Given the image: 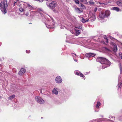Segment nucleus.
Here are the masks:
<instances>
[{"label": "nucleus", "instance_id": "nucleus-18", "mask_svg": "<svg viewBox=\"0 0 122 122\" xmlns=\"http://www.w3.org/2000/svg\"><path fill=\"white\" fill-rule=\"evenodd\" d=\"M111 10H114L117 12L121 11V10L120 9L118 8L117 7H114L112 8L111 9Z\"/></svg>", "mask_w": 122, "mask_h": 122}, {"label": "nucleus", "instance_id": "nucleus-7", "mask_svg": "<svg viewBox=\"0 0 122 122\" xmlns=\"http://www.w3.org/2000/svg\"><path fill=\"white\" fill-rule=\"evenodd\" d=\"M97 10V8H95L94 10V11L92 13V16L90 18L92 21H93L95 20V12H96Z\"/></svg>", "mask_w": 122, "mask_h": 122}, {"label": "nucleus", "instance_id": "nucleus-43", "mask_svg": "<svg viewBox=\"0 0 122 122\" xmlns=\"http://www.w3.org/2000/svg\"><path fill=\"white\" fill-rule=\"evenodd\" d=\"M83 6H84V5L83 4H81V7H83Z\"/></svg>", "mask_w": 122, "mask_h": 122}, {"label": "nucleus", "instance_id": "nucleus-34", "mask_svg": "<svg viewBox=\"0 0 122 122\" xmlns=\"http://www.w3.org/2000/svg\"><path fill=\"white\" fill-rule=\"evenodd\" d=\"M75 2L76 4H79V1L78 0H75Z\"/></svg>", "mask_w": 122, "mask_h": 122}, {"label": "nucleus", "instance_id": "nucleus-11", "mask_svg": "<svg viewBox=\"0 0 122 122\" xmlns=\"http://www.w3.org/2000/svg\"><path fill=\"white\" fill-rule=\"evenodd\" d=\"M95 55V54H94L91 53H86L85 54V56L86 57L89 58L94 57Z\"/></svg>", "mask_w": 122, "mask_h": 122}, {"label": "nucleus", "instance_id": "nucleus-27", "mask_svg": "<svg viewBox=\"0 0 122 122\" xmlns=\"http://www.w3.org/2000/svg\"><path fill=\"white\" fill-rule=\"evenodd\" d=\"M80 72L78 71H74V73L76 75H77L79 76V74L80 73Z\"/></svg>", "mask_w": 122, "mask_h": 122}, {"label": "nucleus", "instance_id": "nucleus-37", "mask_svg": "<svg viewBox=\"0 0 122 122\" xmlns=\"http://www.w3.org/2000/svg\"><path fill=\"white\" fill-rule=\"evenodd\" d=\"M77 59V58H76L73 59L74 61L76 62H77L78 61V60Z\"/></svg>", "mask_w": 122, "mask_h": 122}, {"label": "nucleus", "instance_id": "nucleus-15", "mask_svg": "<svg viewBox=\"0 0 122 122\" xmlns=\"http://www.w3.org/2000/svg\"><path fill=\"white\" fill-rule=\"evenodd\" d=\"M59 89L57 88H54L52 90V93L56 95H57L58 94Z\"/></svg>", "mask_w": 122, "mask_h": 122}, {"label": "nucleus", "instance_id": "nucleus-1", "mask_svg": "<svg viewBox=\"0 0 122 122\" xmlns=\"http://www.w3.org/2000/svg\"><path fill=\"white\" fill-rule=\"evenodd\" d=\"M96 61L100 62L102 64V69H104L110 65V62L104 58L98 57L97 58Z\"/></svg>", "mask_w": 122, "mask_h": 122}, {"label": "nucleus", "instance_id": "nucleus-31", "mask_svg": "<svg viewBox=\"0 0 122 122\" xmlns=\"http://www.w3.org/2000/svg\"><path fill=\"white\" fill-rule=\"evenodd\" d=\"M75 31V29L72 30H70V32L71 33L74 34Z\"/></svg>", "mask_w": 122, "mask_h": 122}, {"label": "nucleus", "instance_id": "nucleus-17", "mask_svg": "<svg viewBox=\"0 0 122 122\" xmlns=\"http://www.w3.org/2000/svg\"><path fill=\"white\" fill-rule=\"evenodd\" d=\"M25 69L24 68H22L21 69L20 71L19 72V74L20 75H22L25 73Z\"/></svg>", "mask_w": 122, "mask_h": 122}, {"label": "nucleus", "instance_id": "nucleus-25", "mask_svg": "<svg viewBox=\"0 0 122 122\" xmlns=\"http://www.w3.org/2000/svg\"><path fill=\"white\" fill-rule=\"evenodd\" d=\"M100 118L97 119H93L91 120L92 122H97L101 120Z\"/></svg>", "mask_w": 122, "mask_h": 122}, {"label": "nucleus", "instance_id": "nucleus-49", "mask_svg": "<svg viewBox=\"0 0 122 122\" xmlns=\"http://www.w3.org/2000/svg\"><path fill=\"white\" fill-rule=\"evenodd\" d=\"M121 36V37H122V36Z\"/></svg>", "mask_w": 122, "mask_h": 122}, {"label": "nucleus", "instance_id": "nucleus-42", "mask_svg": "<svg viewBox=\"0 0 122 122\" xmlns=\"http://www.w3.org/2000/svg\"><path fill=\"white\" fill-rule=\"evenodd\" d=\"M120 54H119V56H120ZM120 57L121 59H122V54L121 53V56Z\"/></svg>", "mask_w": 122, "mask_h": 122}, {"label": "nucleus", "instance_id": "nucleus-19", "mask_svg": "<svg viewBox=\"0 0 122 122\" xmlns=\"http://www.w3.org/2000/svg\"><path fill=\"white\" fill-rule=\"evenodd\" d=\"M88 20L89 19H88L85 20L83 18L81 17V18L80 21L82 23H85L86 22H88Z\"/></svg>", "mask_w": 122, "mask_h": 122}, {"label": "nucleus", "instance_id": "nucleus-41", "mask_svg": "<svg viewBox=\"0 0 122 122\" xmlns=\"http://www.w3.org/2000/svg\"><path fill=\"white\" fill-rule=\"evenodd\" d=\"M26 53H30V50H28V51L26 50Z\"/></svg>", "mask_w": 122, "mask_h": 122}, {"label": "nucleus", "instance_id": "nucleus-10", "mask_svg": "<svg viewBox=\"0 0 122 122\" xmlns=\"http://www.w3.org/2000/svg\"><path fill=\"white\" fill-rule=\"evenodd\" d=\"M111 45L113 47V51L115 52H117V45L115 43H111Z\"/></svg>", "mask_w": 122, "mask_h": 122}, {"label": "nucleus", "instance_id": "nucleus-21", "mask_svg": "<svg viewBox=\"0 0 122 122\" xmlns=\"http://www.w3.org/2000/svg\"><path fill=\"white\" fill-rule=\"evenodd\" d=\"M80 33V30H79L75 29L74 34L76 36L79 35Z\"/></svg>", "mask_w": 122, "mask_h": 122}, {"label": "nucleus", "instance_id": "nucleus-45", "mask_svg": "<svg viewBox=\"0 0 122 122\" xmlns=\"http://www.w3.org/2000/svg\"><path fill=\"white\" fill-rule=\"evenodd\" d=\"M110 38L112 39V38H113L112 37H110Z\"/></svg>", "mask_w": 122, "mask_h": 122}, {"label": "nucleus", "instance_id": "nucleus-9", "mask_svg": "<svg viewBox=\"0 0 122 122\" xmlns=\"http://www.w3.org/2000/svg\"><path fill=\"white\" fill-rule=\"evenodd\" d=\"M56 82L57 83H60L62 81V80L61 77L59 76L56 77L55 79Z\"/></svg>", "mask_w": 122, "mask_h": 122}, {"label": "nucleus", "instance_id": "nucleus-5", "mask_svg": "<svg viewBox=\"0 0 122 122\" xmlns=\"http://www.w3.org/2000/svg\"><path fill=\"white\" fill-rule=\"evenodd\" d=\"M57 5V2L55 1H53L51 2L49 4L46 3L47 6L50 9L52 10H53V11L55 12H57L55 9H53L55 8L56 6Z\"/></svg>", "mask_w": 122, "mask_h": 122}, {"label": "nucleus", "instance_id": "nucleus-32", "mask_svg": "<svg viewBox=\"0 0 122 122\" xmlns=\"http://www.w3.org/2000/svg\"><path fill=\"white\" fill-rule=\"evenodd\" d=\"M79 76H80L81 77H82L83 78H84L85 77V76L81 72H80Z\"/></svg>", "mask_w": 122, "mask_h": 122}, {"label": "nucleus", "instance_id": "nucleus-3", "mask_svg": "<svg viewBox=\"0 0 122 122\" xmlns=\"http://www.w3.org/2000/svg\"><path fill=\"white\" fill-rule=\"evenodd\" d=\"M0 8L3 13L5 14L7 12L6 8L7 7L6 0H0Z\"/></svg>", "mask_w": 122, "mask_h": 122}, {"label": "nucleus", "instance_id": "nucleus-8", "mask_svg": "<svg viewBox=\"0 0 122 122\" xmlns=\"http://www.w3.org/2000/svg\"><path fill=\"white\" fill-rule=\"evenodd\" d=\"M23 5L25 6V7L27 9H29V11L30 12L31 10H34V8H33L31 6L27 3H24L23 4Z\"/></svg>", "mask_w": 122, "mask_h": 122}, {"label": "nucleus", "instance_id": "nucleus-20", "mask_svg": "<svg viewBox=\"0 0 122 122\" xmlns=\"http://www.w3.org/2000/svg\"><path fill=\"white\" fill-rule=\"evenodd\" d=\"M119 66L120 68L121 74L120 76H119L120 77L121 76H122V65H121V63H120L119 64Z\"/></svg>", "mask_w": 122, "mask_h": 122}, {"label": "nucleus", "instance_id": "nucleus-4", "mask_svg": "<svg viewBox=\"0 0 122 122\" xmlns=\"http://www.w3.org/2000/svg\"><path fill=\"white\" fill-rule=\"evenodd\" d=\"M110 14L109 11L107 10L105 12L102 11L99 14V17L101 19H103L105 17H107Z\"/></svg>", "mask_w": 122, "mask_h": 122}, {"label": "nucleus", "instance_id": "nucleus-22", "mask_svg": "<svg viewBox=\"0 0 122 122\" xmlns=\"http://www.w3.org/2000/svg\"><path fill=\"white\" fill-rule=\"evenodd\" d=\"M117 3L118 6H122V2L121 1H119L117 2Z\"/></svg>", "mask_w": 122, "mask_h": 122}, {"label": "nucleus", "instance_id": "nucleus-29", "mask_svg": "<svg viewBox=\"0 0 122 122\" xmlns=\"http://www.w3.org/2000/svg\"><path fill=\"white\" fill-rule=\"evenodd\" d=\"M75 28H78L80 29H81L82 28V25H81L78 26H75Z\"/></svg>", "mask_w": 122, "mask_h": 122}, {"label": "nucleus", "instance_id": "nucleus-6", "mask_svg": "<svg viewBox=\"0 0 122 122\" xmlns=\"http://www.w3.org/2000/svg\"><path fill=\"white\" fill-rule=\"evenodd\" d=\"M35 98L36 101L38 103L42 104L45 102L40 97L36 96L35 97Z\"/></svg>", "mask_w": 122, "mask_h": 122}, {"label": "nucleus", "instance_id": "nucleus-33", "mask_svg": "<svg viewBox=\"0 0 122 122\" xmlns=\"http://www.w3.org/2000/svg\"><path fill=\"white\" fill-rule=\"evenodd\" d=\"M25 12L26 10H25V11H24L25 12V14L26 16H27L29 15L28 11H27L26 12Z\"/></svg>", "mask_w": 122, "mask_h": 122}, {"label": "nucleus", "instance_id": "nucleus-44", "mask_svg": "<svg viewBox=\"0 0 122 122\" xmlns=\"http://www.w3.org/2000/svg\"><path fill=\"white\" fill-rule=\"evenodd\" d=\"M105 49L107 50L108 51H109V50L108 49V48H105Z\"/></svg>", "mask_w": 122, "mask_h": 122}, {"label": "nucleus", "instance_id": "nucleus-30", "mask_svg": "<svg viewBox=\"0 0 122 122\" xmlns=\"http://www.w3.org/2000/svg\"><path fill=\"white\" fill-rule=\"evenodd\" d=\"M84 55L83 54H81L80 56V57L81 59H83L84 58V57L83 56Z\"/></svg>", "mask_w": 122, "mask_h": 122}, {"label": "nucleus", "instance_id": "nucleus-16", "mask_svg": "<svg viewBox=\"0 0 122 122\" xmlns=\"http://www.w3.org/2000/svg\"><path fill=\"white\" fill-rule=\"evenodd\" d=\"M104 40H102L101 41L102 42L106 44H107L108 43V40L106 36H104Z\"/></svg>", "mask_w": 122, "mask_h": 122}, {"label": "nucleus", "instance_id": "nucleus-50", "mask_svg": "<svg viewBox=\"0 0 122 122\" xmlns=\"http://www.w3.org/2000/svg\"><path fill=\"white\" fill-rule=\"evenodd\" d=\"M121 45L122 46V43H121Z\"/></svg>", "mask_w": 122, "mask_h": 122}, {"label": "nucleus", "instance_id": "nucleus-13", "mask_svg": "<svg viewBox=\"0 0 122 122\" xmlns=\"http://www.w3.org/2000/svg\"><path fill=\"white\" fill-rule=\"evenodd\" d=\"M14 4V5L16 6V7H19L20 6L21 4L19 2L15 0V1H14L12 2Z\"/></svg>", "mask_w": 122, "mask_h": 122}, {"label": "nucleus", "instance_id": "nucleus-47", "mask_svg": "<svg viewBox=\"0 0 122 122\" xmlns=\"http://www.w3.org/2000/svg\"><path fill=\"white\" fill-rule=\"evenodd\" d=\"M1 98V96H0V99Z\"/></svg>", "mask_w": 122, "mask_h": 122}, {"label": "nucleus", "instance_id": "nucleus-12", "mask_svg": "<svg viewBox=\"0 0 122 122\" xmlns=\"http://www.w3.org/2000/svg\"><path fill=\"white\" fill-rule=\"evenodd\" d=\"M122 76H121L120 77V76H119L118 77V87L119 89V88L120 87H121L122 86V82H120L119 81H121V77H122Z\"/></svg>", "mask_w": 122, "mask_h": 122}, {"label": "nucleus", "instance_id": "nucleus-51", "mask_svg": "<svg viewBox=\"0 0 122 122\" xmlns=\"http://www.w3.org/2000/svg\"><path fill=\"white\" fill-rule=\"evenodd\" d=\"M112 117H113V116H112V118H113Z\"/></svg>", "mask_w": 122, "mask_h": 122}, {"label": "nucleus", "instance_id": "nucleus-39", "mask_svg": "<svg viewBox=\"0 0 122 122\" xmlns=\"http://www.w3.org/2000/svg\"><path fill=\"white\" fill-rule=\"evenodd\" d=\"M119 119L121 121H122V116L120 117L119 118Z\"/></svg>", "mask_w": 122, "mask_h": 122}, {"label": "nucleus", "instance_id": "nucleus-46", "mask_svg": "<svg viewBox=\"0 0 122 122\" xmlns=\"http://www.w3.org/2000/svg\"><path fill=\"white\" fill-rule=\"evenodd\" d=\"M88 72H86V74H88Z\"/></svg>", "mask_w": 122, "mask_h": 122}, {"label": "nucleus", "instance_id": "nucleus-14", "mask_svg": "<svg viewBox=\"0 0 122 122\" xmlns=\"http://www.w3.org/2000/svg\"><path fill=\"white\" fill-rule=\"evenodd\" d=\"M54 24L52 21V24H46V25L47 27L48 28L52 29L54 27Z\"/></svg>", "mask_w": 122, "mask_h": 122}, {"label": "nucleus", "instance_id": "nucleus-26", "mask_svg": "<svg viewBox=\"0 0 122 122\" xmlns=\"http://www.w3.org/2000/svg\"><path fill=\"white\" fill-rule=\"evenodd\" d=\"M73 57V59L76 58H77L78 57L75 54L72 53H71Z\"/></svg>", "mask_w": 122, "mask_h": 122}, {"label": "nucleus", "instance_id": "nucleus-52", "mask_svg": "<svg viewBox=\"0 0 122 122\" xmlns=\"http://www.w3.org/2000/svg\"><path fill=\"white\" fill-rule=\"evenodd\" d=\"M41 118H42V117H41Z\"/></svg>", "mask_w": 122, "mask_h": 122}, {"label": "nucleus", "instance_id": "nucleus-28", "mask_svg": "<svg viewBox=\"0 0 122 122\" xmlns=\"http://www.w3.org/2000/svg\"><path fill=\"white\" fill-rule=\"evenodd\" d=\"M19 10L21 12L24 11L25 10L23 8L21 7L19 8Z\"/></svg>", "mask_w": 122, "mask_h": 122}, {"label": "nucleus", "instance_id": "nucleus-40", "mask_svg": "<svg viewBox=\"0 0 122 122\" xmlns=\"http://www.w3.org/2000/svg\"><path fill=\"white\" fill-rule=\"evenodd\" d=\"M65 27L64 26H62L61 27V29H64V28H65Z\"/></svg>", "mask_w": 122, "mask_h": 122}, {"label": "nucleus", "instance_id": "nucleus-24", "mask_svg": "<svg viewBox=\"0 0 122 122\" xmlns=\"http://www.w3.org/2000/svg\"><path fill=\"white\" fill-rule=\"evenodd\" d=\"M101 103L99 102H98L96 106V107L97 108H98L100 106Z\"/></svg>", "mask_w": 122, "mask_h": 122}, {"label": "nucleus", "instance_id": "nucleus-35", "mask_svg": "<svg viewBox=\"0 0 122 122\" xmlns=\"http://www.w3.org/2000/svg\"><path fill=\"white\" fill-rule=\"evenodd\" d=\"M81 1L84 3H86L87 2L86 0H81Z\"/></svg>", "mask_w": 122, "mask_h": 122}, {"label": "nucleus", "instance_id": "nucleus-2", "mask_svg": "<svg viewBox=\"0 0 122 122\" xmlns=\"http://www.w3.org/2000/svg\"><path fill=\"white\" fill-rule=\"evenodd\" d=\"M43 10L41 9H39L38 10L35 11L34 10L30 11V15H38L39 17V18L41 19L42 17H44V15L43 14Z\"/></svg>", "mask_w": 122, "mask_h": 122}, {"label": "nucleus", "instance_id": "nucleus-23", "mask_svg": "<svg viewBox=\"0 0 122 122\" xmlns=\"http://www.w3.org/2000/svg\"><path fill=\"white\" fill-rule=\"evenodd\" d=\"M15 95H13L10 97L8 98V99L10 100H12L13 98L15 97Z\"/></svg>", "mask_w": 122, "mask_h": 122}, {"label": "nucleus", "instance_id": "nucleus-48", "mask_svg": "<svg viewBox=\"0 0 122 122\" xmlns=\"http://www.w3.org/2000/svg\"><path fill=\"white\" fill-rule=\"evenodd\" d=\"M1 45V43H0V46Z\"/></svg>", "mask_w": 122, "mask_h": 122}, {"label": "nucleus", "instance_id": "nucleus-36", "mask_svg": "<svg viewBox=\"0 0 122 122\" xmlns=\"http://www.w3.org/2000/svg\"><path fill=\"white\" fill-rule=\"evenodd\" d=\"M76 10H78L79 11V12L80 13L81 12L79 8H76Z\"/></svg>", "mask_w": 122, "mask_h": 122}, {"label": "nucleus", "instance_id": "nucleus-38", "mask_svg": "<svg viewBox=\"0 0 122 122\" xmlns=\"http://www.w3.org/2000/svg\"><path fill=\"white\" fill-rule=\"evenodd\" d=\"M36 0L40 2H42L43 1V0Z\"/></svg>", "mask_w": 122, "mask_h": 122}]
</instances>
